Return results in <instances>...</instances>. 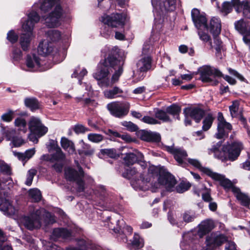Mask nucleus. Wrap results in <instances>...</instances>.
Wrapping results in <instances>:
<instances>
[{"mask_svg":"<svg viewBox=\"0 0 250 250\" xmlns=\"http://www.w3.org/2000/svg\"><path fill=\"white\" fill-rule=\"evenodd\" d=\"M176 184V180L171 174L162 171L155 167H150L148 173L141 174L140 179L132 182L136 190H150L152 192H157L162 188L172 191Z\"/></svg>","mask_w":250,"mask_h":250,"instance_id":"1","label":"nucleus"},{"mask_svg":"<svg viewBox=\"0 0 250 250\" xmlns=\"http://www.w3.org/2000/svg\"><path fill=\"white\" fill-rule=\"evenodd\" d=\"M118 53L119 48L113 47L107 58L103 63L99 64L97 71L93 74L94 78L98 81V84L100 87L112 86L118 81L122 74L124 61L116 59Z\"/></svg>","mask_w":250,"mask_h":250,"instance_id":"2","label":"nucleus"},{"mask_svg":"<svg viewBox=\"0 0 250 250\" xmlns=\"http://www.w3.org/2000/svg\"><path fill=\"white\" fill-rule=\"evenodd\" d=\"M58 0H40L39 7L43 12H48L47 15L42 16V21L46 26L50 28L57 27L61 24L63 15V10L60 5L57 4Z\"/></svg>","mask_w":250,"mask_h":250,"instance_id":"3","label":"nucleus"},{"mask_svg":"<svg viewBox=\"0 0 250 250\" xmlns=\"http://www.w3.org/2000/svg\"><path fill=\"white\" fill-rule=\"evenodd\" d=\"M43 220L45 223L52 224L55 220L51 214L46 212L43 208L34 210L33 207L30 211V215L24 216L21 218V223L29 230L39 228L41 226V220Z\"/></svg>","mask_w":250,"mask_h":250,"instance_id":"4","label":"nucleus"},{"mask_svg":"<svg viewBox=\"0 0 250 250\" xmlns=\"http://www.w3.org/2000/svg\"><path fill=\"white\" fill-rule=\"evenodd\" d=\"M40 19L36 12L32 11L28 15L27 19L22 24V28L25 33L21 34L19 41L23 51L29 49L31 41L34 37L33 32L34 25L40 21Z\"/></svg>","mask_w":250,"mask_h":250,"instance_id":"5","label":"nucleus"},{"mask_svg":"<svg viewBox=\"0 0 250 250\" xmlns=\"http://www.w3.org/2000/svg\"><path fill=\"white\" fill-rule=\"evenodd\" d=\"M243 147L242 143L239 141H235L231 144L224 145L222 151H220V159L222 161L229 160L233 161L238 157Z\"/></svg>","mask_w":250,"mask_h":250,"instance_id":"6","label":"nucleus"},{"mask_svg":"<svg viewBox=\"0 0 250 250\" xmlns=\"http://www.w3.org/2000/svg\"><path fill=\"white\" fill-rule=\"evenodd\" d=\"M51 66H46L44 61H42L37 55L33 53L28 54L25 59L24 66L23 69L30 72L36 71H45Z\"/></svg>","mask_w":250,"mask_h":250,"instance_id":"7","label":"nucleus"},{"mask_svg":"<svg viewBox=\"0 0 250 250\" xmlns=\"http://www.w3.org/2000/svg\"><path fill=\"white\" fill-rule=\"evenodd\" d=\"M198 70L202 82L209 83L212 85L217 84L219 78V71L217 69L210 65H204Z\"/></svg>","mask_w":250,"mask_h":250,"instance_id":"8","label":"nucleus"},{"mask_svg":"<svg viewBox=\"0 0 250 250\" xmlns=\"http://www.w3.org/2000/svg\"><path fill=\"white\" fill-rule=\"evenodd\" d=\"M79 172L73 168L68 167L65 170L66 178L70 181H75L77 185V190L81 192L83 191L85 187L82 178L84 176L83 171L79 165L77 166Z\"/></svg>","mask_w":250,"mask_h":250,"instance_id":"9","label":"nucleus"},{"mask_svg":"<svg viewBox=\"0 0 250 250\" xmlns=\"http://www.w3.org/2000/svg\"><path fill=\"white\" fill-rule=\"evenodd\" d=\"M125 16L121 13H112L110 15H104L101 21L112 28H123L125 25Z\"/></svg>","mask_w":250,"mask_h":250,"instance_id":"10","label":"nucleus"},{"mask_svg":"<svg viewBox=\"0 0 250 250\" xmlns=\"http://www.w3.org/2000/svg\"><path fill=\"white\" fill-rule=\"evenodd\" d=\"M151 3L155 15L160 14L164 11H174L176 8V0H151Z\"/></svg>","mask_w":250,"mask_h":250,"instance_id":"11","label":"nucleus"},{"mask_svg":"<svg viewBox=\"0 0 250 250\" xmlns=\"http://www.w3.org/2000/svg\"><path fill=\"white\" fill-rule=\"evenodd\" d=\"M212 34L213 39L214 45L210 42H209L210 48H213L216 50V52H219V20L217 17H212L209 23L207 24L205 27Z\"/></svg>","mask_w":250,"mask_h":250,"instance_id":"12","label":"nucleus"},{"mask_svg":"<svg viewBox=\"0 0 250 250\" xmlns=\"http://www.w3.org/2000/svg\"><path fill=\"white\" fill-rule=\"evenodd\" d=\"M129 104L127 103L111 102L107 105V108L110 113L118 118L126 115L129 110Z\"/></svg>","mask_w":250,"mask_h":250,"instance_id":"13","label":"nucleus"},{"mask_svg":"<svg viewBox=\"0 0 250 250\" xmlns=\"http://www.w3.org/2000/svg\"><path fill=\"white\" fill-rule=\"evenodd\" d=\"M29 128L31 132L36 134L38 137L44 135L48 131V128L42 123L39 118L35 117L30 118Z\"/></svg>","mask_w":250,"mask_h":250,"instance_id":"14","label":"nucleus"},{"mask_svg":"<svg viewBox=\"0 0 250 250\" xmlns=\"http://www.w3.org/2000/svg\"><path fill=\"white\" fill-rule=\"evenodd\" d=\"M150 45L145 43L143 48V54L141 58L137 63L138 69L141 72H145L151 67V59L150 56L146 54L148 52Z\"/></svg>","mask_w":250,"mask_h":250,"instance_id":"15","label":"nucleus"},{"mask_svg":"<svg viewBox=\"0 0 250 250\" xmlns=\"http://www.w3.org/2000/svg\"><path fill=\"white\" fill-rule=\"evenodd\" d=\"M0 210L7 216L13 215L17 211L16 209L7 199L4 190L0 191Z\"/></svg>","mask_w":250,"mask_h":250,"instance_id":"16","label":"nucleus"},{"mask_svg":"<svg viewBox=\"0 0 250 250\" xmlns=\"http://www.w3.org/2000/svg\"><path fill=\"white\" fill-rule=\"evenodd\" d=\"M192 21L195 27L198 29L207 26V19L204 14H201L198 9L194 8L191 11Z\"/></svg>","mask_w":250,"mask_h":250,"instance_id":"17","label":"nucleus"},{"mask_svg":"<svg viewBox=\"0 0 250 250\" xmlns=\"http://www.w3.org/2000/svg\"><path fill=\"white\" fill-rule=\"evenodd\" d=\"M55 48L52 42H49L48 40H43L38 46V52L41 55L46 56L52 54Z\"/></svg>","mask_w":250,"mask_h":250,"instance_id":"18","label":"nucleus"},{"mask_svg":"<svg viewBox=\"0 0 250 250\" xmlns=\"http://www.w3.org/2000/svg\"><path fill=\"white\" fill-rule=\"evenodd\" d=\"M188 161L189 164L200 169L201 171L212 178L216 180H219L218 174L213 172L210 169L207 167H202L200 162L198 160L189 158L188 159Z\"/></svg>","mask_w":250,"mask_h":250,"instance_id":"19","label":"nucleus"},{"mask_svg":"<svg viewBox=\"0 0 250 250\" xmlns=\"http://www.w3.org/2000/svg\"><path fill=\"white\" fill-rule=\"evenodd\" d=\"M167 150L173 154L175 159L180 165H182L184 163L188 156L186 150L182 148L168 146Z\"/></svg>","mask_w":250,"mask_h":250,"instance_id":"20","label":"nucleus"},{"mask_svg":"<svg viewBox=\"0 0 250 250\" xmlns=\"http://www.w3.org/2000/svg\"><path fill=\"white\" fill-rule=\"evenodd\" d=\"M15 130L14 129H2V133L5 135L7 140H11L13 146L14 147H20L24 144V141L19 137H15L14 135L15 133Z\"/></svg>","mask_w":250,"mask_h":250,"instance_id":"21","label":"nucleus"},{"mask_svg":"<svg viewBox=\"0 0 250 250\" xmlns=\"http://www.w3.org/2000/svg\"><path fill=\"white\" fill-rule=\"evenodd\" d=\"M235 29L244 37H247L250 39V36H247L250 34V22L247 20L241 19L236 21L234 23Z\"/></svg>","mask_w":250,"mask_h":250,"instance_id":"22","label":"nucleus"},{"mask_svg":"<svg viewBox=\"0 0 250 250\" xmlns=\"http://www.w3.org/2000/svg\"><path fill=\"white\" fill-rule=\"evenodd\" d=\"M232 1L237 13L243 11L244 15L248 18H250V1L240 2V0H232Z\"/></svg>","mask_w":250,"mask_h":250,"instance_id":"23","label":"nucleus"},{"mask_svg":"<svg viewBox=\"0 0 250 250\" xmlns=\"http://www.w3.org/2000/svg\"><path fill=\"white\" fill-rule=\"evenodd\" d=\"M214 227L215 224L213 220L208 219L203 221L199 225L198 235L201 238L211 231Z\"/></svg>","mask_w":250,"mask_h":250,"instance_id":"24","label":"nucleus"},{"mask_svg":"<svg viewBox=\"0 0 250 250\" xmlns=\"http://www.w3.org/2000/svg\"><path fill=\"white\" fill-rule=\"evenodd\" d=\"M185 116L189 115L197 123L199 122L205 114V112L199 108H186L184 110Z\"/></svg>","mask_w":250,"mask_h":250,"instance_id":"25","label":"nucleus"},{"mask_svg":"<svg viewBox=\"0 0 250 250\" xmlns=\"http://www.w3.org/2000/svg\"><path fill=\"white\" fill-rule=\"evenodd\" d=\"M78 245L79 248H71L67 250H101V248L99 245L93 243L90 241H85L84 240H80L78 242Z\"/></svg>","mask_w":250,"mask_h":250,"instance_id":"26","label":"nucleus"},{"mask_svg":"<svg viewBox=\"0 0 250 250\" xmlns=\"http://www.w3.org/2000/svg\"><path fill=\"white\" fill-rule=\"evenodd\" d=\"M183 241L181 243V247L183 250H190V247L192 243L196 239L197 235L193 232H188L183 234Z\"/></svg>","mask_w":250,"mask_h":250,"instance_id":"27","label":"nucleus"},{"mask_svg":"<svg viewBox=\"0 0 250 250\" xmlns=\"http://www.w3.org/2000/svg\"><path fill=\"white\" fill-rule=\"evenodd\" d=\"M206 246L201 250H214L219 245V234L217 232L211 233L206 238Z\"/></svg>","mask_w":250,"mask_h":250,"instance_id":"28","label":"nucleus"},{"mask_svg":"<svg viewBox=\"0 0 250 250\" xmlns=\"http://www.w3.org/2000/svg\"><path fill=\"white\" fill-rule=\"evenodd\" d=\"M232 129V127L231 124L227 122L222 114L220 113V139L227 137Z\"/></svg>","mask_w":250,"mask_h":250,"instance_id":"29","label":"nucleus"},{"mask_svg":"<svg viewBox=\"0 0 250 250\" xmlns=\"http://www.w3.org/2000/svg\"><path fill=\"white\" fill-rule=\"evenodd\" d=\"M140 138L146 142H159L161 140V136L158 133L142 131L140 133Z\"/></svg>","mask_w":250,"mask_h":250,"instance_id":"30","label":"nucleus"},{"mask_svg":"<svg viewBox=\"0 0 250 250\" xmlns=\"http://www.w3.org/2000/svg\"><path fill=\"white\" fill-rule=\"evenodd\" d=\"M232 192L242 205L247 206L250 205V198L246 194L241 192L239 188H232Z\"/></svg>","mask_w":250,"mask_h":250,"instance_id":"31","label":"nucleus"},{"mask_svg":"<svg viewBox=\"0 0 250 250\" xmlns=\"http://www.w3.org/2000/svg\"><path fill=\"white\" fill-rule=\"evenodd\" d=\"M144 158L143 154L140 152H137L135 153H127L124 158L125 165L127 166L132 165L139 161V159L141 160Z\"/></svg>","mask_w":250,"mask_h":250,"instance_id":"32","label":"nucleus"},{"mask_svg":"<svg viewBox=\"0 0 250 250\" xmlns=\"http://www.w3.org/2000/svg\"><path fill=\"white\" fill-rule=\"evenodd\" d=\"M71 236V232L64 229H55L52 232L51 238L54 240H56L59 238L62 237L64 239L69 238Z\"/></svg>","mask_w":250,"mask_h":250,"instance_id":"33","label":"nucleus"},{"mask_svg":"<svg viewBox=\"0 0 250 250\" xmlns=\"http://www.w3.org/2000/svg\"><path fill=\"white\" fill-rule=\"evenodd\" d=\"M123 93V91L122 89L119 87L114 86L112 89L104 90V94L106 98L112 99L121 97Z\"/></svg>","mask_w":250,"mask_h":250,"instance_id":"34","label":"nucleus"},{"mask_svg":"<svg viewBox=\"0 0 250 250\" xmlns=\"http://www.w3.org/2000/svg\"><path fill=\"white\" fill-rule=\"evenodd\" d=\"M35 153V148L28 149L24 153H21L15 151L13 152V154L15 156L17 157L19 160L24 162H26L29 159L32 158Z\"/></svg>","mask_w":250,"mask_h":250,"instance_id":"35","label":"nucleus"},{"mask_svg":"<svg viewBox=\"0 0 250 250\" xmlns=\"http://www.w3.org/2000/svg\"><path fill=\"white\" fill-rule=\"evenodd\" d=\"M50 144L52 146V147L55 150V153L51 155L53 162L63 161L65 158V154L63 153L61 148L58 147L53 141H52Z\"/></svg>","mask_w":250,"mask_h":250,"instance_id":"36","label":"nucleus"},{"mask_svg":"<svg viewBox=\"0 0 250 250\" xmlns=\"http://www.w3.org/2000/svg\"><path fill=\"white\" fill-rule=\"evenodd\" d=\"M62 147L69 154H72L75 152L76 149L74 143L65 137H62L61 140Z\"/></svg>","mask_w":250,"mask_h":250,"instance_id":"37","label":"nucleus"},{"mask_svg":"<svg viewBox=\"0 0 250 250\" xmlns=\"http://www.w3.org/2000/svg\"><path fill=\"white\" fill-rule=\"evenodd\" d=\"M221 244H225V250H237L235 243L229 240L224 235L220 234V246Z\"/></svg>","mask_w":250,"mask_h":250,"instance_id":"38","label":"nucleus"},{"mask_svg":"<svg viewBox=\"0 0 250 250\" xmlns=\"http://www.w3.org/2000/svg\"><path fill=\"white\" fill-rule=\"evenodd\" d=\"M46 40L50 41L52 43L59 41L62 37L61 32L58 30H48L46 32Z\"/></svg>","mask_w":250,"mask_h":250,"instance_id":"39","label":"nucleus"},{"mask_svg":"<svg viewBox=\"0 0 250 250\" xmlns=\"http://www.w3.org/2000/svg\"><path fill=\"white\" fill-rule=\"evenodd\" d=\"M144 246L143 240L140 236L135 233L133 240L131 241L129 247L131 250H136L142 248Z\"/></svg>","mask_w":250,"mask_h":250,"instance_id":"40","label":"nucleus"},{"mask_svg":"<svg viewBox=\"0 0 250 250\" xmlns=\"http://www.w3.org/2000/svg\"><path fill=\"white\" fill-rule=\"evenodd\" d=\"M214 118V116L211 113H209L205 116L203 122L202 128L203 130L207 131L211 127Z\"/></svg>","mask_w":250,"mask_h":250,"instance_id":"41","label":"nucleus"},{"mask_svg":"<svg viewBox=\"0 0 250 250\" xmlns=\"http://www.w3.org/2000/svg\"><path fill=\"white\" fill-rule=\"evenodd\" d=\"M15 125L18 128L20 131H21L24 133L26 132L27 130V124L25 120L22 117H19L17 118L14 122Z\"/></svg>","mask_w":250,"mask_h":250,"instance_id":"42","label":"nucleus"},{"mask_svg":"<svg viewBox=\"0 0 250 250\" xmlns=\"http://www.w3.org/2000/svg\"><path fill=\"white\" fill-rule=\"evenodd\" d=\"M29 196L32 202H38L41 200V191L37 188H32L28 191Z\"/></svg>","mask_w":250,"mask_h":250,"instance_id":"43","label":"nucleus"},{"mask_svg":"<svg viewBox=\"0 0 250 250\" xmlns=\"http://www.w3.org/2000/svg\"><path fill=\"white\" fill-rule=\"evenodd\" d=\"M24 103L25 105L30 108L32 110L39 109L40 107L39 103L35 98H26L24 100Z\"/></svg>","mask_w":250,"mask_h":250,"instance_id":"44","label":"nucleus"},{"mask_svg":"<svg viewBox=\"0 0 250 250\" xmlns=\"http://www.w3.org/2000/svg\"><path fill=\"white\" fill-rule=\"evenodd\" d=\"M167 113H169L173 116H176V118L179 120V114L181 112V108L179 106L173 104L166 108Z\"/></svg>","mask_w":250,"mask_h":250,"instance_id":"45","label":"nucleus"},{"mask_svg":"<svg viewBox=\"0 0 250 250\" xmlns=\"http://www.w3.org/2000/svg\"><path fill=\"white\" fill-rule=\"evenodd\" d=\"M220 185L224 187L226 189H231L232 191V188L235 187L233 186L232 183L228 179L226 178L224 175L220 174Z\"/></svg>","mask_w":250,"mask_h":250,"instance_id":"46","label":"nucleus"},{"mask_svg":"<svg viewBox=\"0 0 250 250\" xmlns=\"http://www.w3.org/2000/svg\"><path fill=\"white\" fill-rule=\"evenodd\" d=\"M104 136L97 133H89L87 135L88 140L94 143H99L104 140Z\"/></svg>","mask_w":250,"mask_h":250,"instance_id":"47","label":"nucleus"},{"mask_svg":"<svg viewBox=\"0 0 250 250\" xmlns=\"http://www.w3.org/2000/svg\"><path fill=\"white\" fill-rule=\"evenodd\" d=\"M168 220L170 223L172 225H176L178 227H182L183 226V222L179 221L176 215H174L171 212L168 213Z\"/></svg>","mask_w":250,"mask_h":250,"instance_id":"48","label":"nucleus"},{"mask_svg":"<svg viewBox=\"0 0 250 250\" xmlns=\"http://www.w3.org/2000/svg\"><path fill=\"white\" fill-rule=\"evenodd\" d=\"M156 118L165 122H170V119L166 111L162 110H158L155 113Z\"/></svg>","mask_w":250,"mask_h":250,"instance_id":"49","label":"nucleus"},{"mask_svg":"<svg viewBox=\"0 0 250 250\" xmlns=\"http://www.w3.org/2000/svg\"><path fill=\"white\" fill-rule=\"evenodd\" d=\"M232 1V0H231L230 2H225L223 3L221 12L224 16L227 15L231 11L232 6H233L235 9V7L234 6Z\"/></svg>","mask_w":250,"mask_h":250,"instance_id":"50","label":"nucleus"},{"mask_svg":"<svg viewBox=\"0 0 250 250\" xmlns=\"http://www.w3.org/2000/svg\"><path fill=\"white\" fill-rule=\"evenodd\" d=\"M183 221L185 223H189L193 221L195 218V215L191 211H186L182 214Z\"/></svg>","mask_w":250,"mask_h":250,"instance_id":"51","label":"nucleus"},{"mask_svg":"<svg viewBox=\"0 0 250 250\" xmlns=\"http://www.w3.org/2000/svg\"><path fill=\"white\" fill-rule=\"evenodd\" d=\"M191 187L189 182H181L176 188L177 192L182 193L188 190Z\"/></svg>","mask_w":250,"mask_h":250,"instance_id":"52","label":"nucleus"},{"mask_svg":"<svg viewBox=\"0 0 250 250\" xmlns=\"http://www.w3.org/2000/svg\"><path fill=\"white\" fill-rule=\"evenodd\" d=\"M239 106V103L237 101L232 102V104L229 106L230 113L232 117H236L237 116Z\"/></svg>","mask_w":250,"mask_h":250,"instance_id":"53","label":"nucleus"},{"mask_svg":"<svg viewBox=\"0 0 250 250\" xmlns=\"http://www.w3.org/2000/svg\"><path fill=\"white\" fill-rule=\"evenodd\" d=\"M6 238L3 236L2 231L0 230V250H12L11 246L5 243Z\"/></svg>","mask_w":250,"mask_h":250,"instance_id":"54","label":"nucleus"},{"mask_svg":"<svg viewBox=\"0 0 250 250\" xmlns=\"http://www.w3.org/2000/svg\"><path fill=\"white\" fill-rule=\"evenodd\" d=\"M0 172L8 176L11 174L10 167L2 161H0Z\"/></svg>","mask_w":250,"mask_h":250,"instance_id":"55","label":"nucleus"},{"mask_svg":"<svg viewBox=\"0 0 250 250\" xmlns=\"http://www.w3.org/2000/svg\"><path fill=\"white\" fill-rule=\"evenodd\" d=\"M11 57L14 62H19L22 58V52L20 48H14L12 51Z\"/></svg>","mask_w":250,"mask_h":250,"instance_id":"56","label":"nucleus"},{"mask_svg":"<svg viewBox=\"0 0 250 250\" xmlns=\"http://www.w3.org/2000/svg\"><path fill=\"white\" fill-rule=\"evenodd\" d=\"M36 173L37 171L35 169H31L28 170L27 174L26 180L25 183L27 186H30L31 185L33 178L36 174Z\"/></svg>","mask_w":250,"mask_h":250,"instance_id":"57","label":"nucleus"},{"mask_svg":"<svg viewBox=\"0 0 250 250\" xmlns=\"http://www.w3.org/2000/svg\"><path fill=\"white\" fill-rule=\"evenodd\" d=\"M87 73V71L86 69L83 68L81 69L80 67H77L74 73L72 74V77H83L86 75Z\"/></svg>","mask_w":250,"mask_h":250,"instance_id":"58","label":"nucleus"},{"mask_svg":"<svg viewBox=\"0 0 250 250\" xmlns=\"http://www.w3.org/2000/svg\"><path fill=\"white\" fill-rule=\"evenodd\" d=\"M7 39L10 42L13 43L17 41L18 35L13 30H11L7 33Z\"/></svg>","mask_w":250,"mask_h":250,"instance_id":"59","label":"nucleus"},{"mask_svg":"<svg viewBox=\"0 0 250 250\" xmlns=\"http://www.w3.org/2000/svg\"><path fill=\"white\" fill-rule=\"evenodd\" d=\"M122 125L130 131H135L138 129L137 126L130 122H124Z\"/></svg>","mask_w":250,"mask_h":250,"instance_id":"60","label":"nucleus"},{"mask_svg":"<svg viewBox=\"0 0 250 250\" xmlns=\"http://www.w3.org/2000/svg\"><path fill=\"white\" fill-rule=\"evenodd\" d=\"M14 112L13 111H9L8 112L3 114L1 117V119L7 122L11 121L13 118Z\"/></svg>","mask_w":250,"mask_h":250,"instance_id":"61","label":"nucleus"},{"mask_svg":"<svg viewBox=\"0 0 250 250\" xmlns=\"http://www.w3.org/2000/svg\"><path fill=\"white\" fill-rule=\"evenodd\" d=\"M101 34L105 38H108L112 34V31L109 26H104L102 28Z\"/></svg>","mask_w":250,"mask_h":250,"instance_id":"62","label":"nucleus"},{"mask_svg":"<svg viewBox=\"0 0 250 250\" xmlns=\"http://www.w3.org/2000/svg\"><path fill=\"white\" fill-rule=\"evenodd\" d=\"M74 130L77 134L83 133L89 131L88 128L82 125H78L75 126Z\"/></svg>","mask_w":250,"mask_h":250,"instance_id":"63","label":"nucleus"},{"mask_svg":"<svg viewBox=\"0 0 250 250\" xmlns=\"http://www.w3.org/2000/svg\"><path fill=\"white\" fill-rule=\"evenodd\" d=\"M137 172L135 167L129 168L126 169L125 173H123V176L128 179H130Z\"/></svg>","mask_w":250,"mask_h":250,"instance_id":"64","label":"nucleus"}]
</instances>
